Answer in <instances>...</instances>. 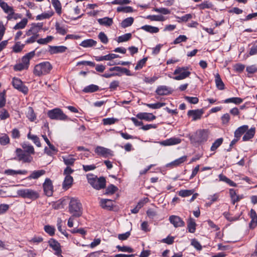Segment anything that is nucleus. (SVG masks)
<instances>
[{
	"instance_id": "1",
	"label": "nucleus",
	"mask_w": 257,
	"mask_h": 257,
	"mask_svg": "<svg viewBox=\"0 0 257 257\" xmlns=\"http://www.w3.org/2000/svg\"><path fill=\"white\" fill-rule=\"evenodd\" d=\"M43 25L42 23H33L29 29L26 31L25 36L29 37L25 42V44H32L36 42L39 37V32Z\"/></svg>"
},
{
	"instance_id": "2",
	"label": "nucleus",
	"mask_w": 257,
	"mask_h": 257,
	"mask_svg": "<svg viewBox=\"0 0 257 257\" xmlns=\"http://www.w3.org/2000/svg\"><path fill=\"white\" fill-rule=\"evenodd\" d=\"M210 132L208 130L200 129L189 137L192 144L194 146L199 145L206 142L209 136Z\"/></svg>"
},
{
	"instance_id": "3",
	"label": "nucleus",
	"mask_w": 257,
	"mask_h": 257,
	"mask_svg": "<svg viewBox=\"0 0 257 257\" xmlns=\"http://www.w3.org/2000/svg\"><path fill=\"white\" fill-rule=\"evenodd\" d=\"M88 182L96 190H100L105 187L106 180L104 177L98 178L96 176L88 174L87 175Z\"/></svg>"
},
{
	"instance_id": "4",
	"label": "nucleus",
	"mask_w": 257,
	"mask_h": 257,
	"mask_svg": "<svg viewBox=\"0 0 257 257\" xmlns=\"http://www.w3.org/2000/svg\"><path fill=\"white\" fill-rule=\"evenodd\" d=\"M52 66L47 61L41 62L36 65L34 69V74L37 76L45 75L50 73Z\"/></svg>"
},
{
	"instance_id": "5",
	"label": "nucleus",
	"mask_w": 257,
	"mask_h": 257,
	"mask_svg": "<svg viewBox=\"0 0 257 257\" xmlns=\"http://www.w3.org/2000/svg\"><path fill=\"white\" fill-rule=\"evenodd\" d=\"M82 205L80 201L75 198L70 199L69 204V211L73 216L79 217L82 214Z\"/></svg>"
},
{
	"instance_id": "6",
	"label": "nucleus",
	"mask_w": 257,
	"mask_h": 257,
	"mask_svg": "<svg viewBox=\"0 0 257 257\" xmlns=\"http://www.w3.org/2000/svg\"><path fill=\"white\" fill-rule=\"evenodd\" d=\"M175 76H169L175 80H181L189 77L191 72L188 67H177L173 72Z\"/></svg>"
},
{
	"instance_id": "7",
	"label": "nucleus",
	"mask_w": 257,
	"mask_h": 257,
	"mask_svg": "<svg viewBox=\"0 0 257 257\" xmlns=\"http://www.w3.org/2000/svg\"><path fill=\"white\" fill-rule=\"evenodd\" d=\"M17 193L19 196L23 198L30 199L32 200H36L40 196L38 191L31 189H19L17 190Z\"/></svg>"
},
{
	"instance_id": "8",
	"label": "nucleus",
	"mask_w": 257,
	"mask_h": 257,
	"mask_svg": "<svg viewBox=\"0 0 257 257\" xmlns=\"http://www.w3.org/2000/svg\"><path fill=\"white\" fill-rule=\"evenodd\" d=\"M48 117L51 119L66 120H68V117L59 108L50 110L47 112Z\"/></svg>"
},
{
	"instance_id": "9",
	"label": "nucleus",
	"mask_w": 257,
	"mask_h": 257,
	"mask_svg": "<svg viewBox=\"0 0 257 257\" xmlns=\"http://www.w3.org/2000/svg\"><path fill=\"white\" fill-rule=\"evenodd\" d=\"M94 152L98 156L103 158H108L114 156L113 151L111 150L97 146L94 149Z\"/></svg>"
},
{
	"instance_id": "10",
	"label": "nucleus",
	"mask_w": 257,
	"mask_h": 257,
	"mask_svg": "<svg viewBox=\"0 0 257 257\" xmlns=\"http://www.w3.org/2000/svg\"><path fill=\"white\" fill-rule=\"evenodd\" d=\"M12 84L14 87L25 94L28 92V88L26 86L21 80L18 78H14L12 80Z\"/></svg>"
},
{
	"instance_id": "11",
	"label": "nucleus",
	"mask_w": 257,
	"mask_h": 257,
	"mask_svg": "<svg viewBox=\"0 0 257 257\" xmlns=\"http://www.w3.org/2000/svg\"><path fill=\"white\" fill-rule=\"evenodd\" d=\"M16 154L19 161H22L24 163H30L33 160V158L30 155L24 152L21 149H17Z\"/></svg>"
},
{
	"instance_id": "12",
	"label": "nucleus",
	"mask_w": 257,
	"mask_h": 257,
	"mask_svg": "<svg viewBox=\"0 0 257 257\" xmlns=\"http://www.w3.org/2000/svg\"><path fill=\"white\" fill-rule=\"evenodd\" d=\"M43 188L44 194L46 196L50 197L53 195L54 191L53 185L52 181L49 178H46L43 184Z\"/></svg>"
},
{
	"instance_id": "13",
	"label": "nucleus",
	"mask_w": 257,
	"mask_h": 257,
	"mask_svg": "<svg viewBox=\"0 0 257 257\" xmlns=\"http://www.w3.org/2000/svg\"><path fill=\"white\" fill-rule=\"evenodd\" d=\"M170 222L173 225V226L177 227H181L185 226V222L178 216L171 215L169 218Z\"/></svg>"
},
{
	"instance_id": "14",
	"label": "nucleus",
	"mask_w": 257,
	"mask_h": 257,
	"mask_svg": "<svg viewBox=\"0 0 257 257\" xmlns=\"http://www.w3.org/2000/svg\"><path fill=\"white\" fill-rule=\"evenodd\" d=\"M48 243L50 246L55 251V254L59 255L61 254V245L57 240L54 239H51Z\"/></svg>"
},
{
	"instance_id": "15",
	"label": "nucleus",
	"mask_w": 257,
	"mask_h": 257,
	"mask_svg": "<svg viewBox=\"0 0 257 257\" xmlns=\"http://www.w3.org/2000/svg\"><path fill=\"white\" fill-rule=\"evenodd\" d=\"M181 140L177 137H172L162 142H158L160 145L164 146H172L180 144Z\"/></svg>"
},
{
	"instance_id": "16",
	"label": "nucleus",
	"mask_w": 257,
	"mask_h": 257,
	"mask_svg": "<svg viewBox=\"0 0 257 257\" xmlns=\"http://www.w3.org/2000/svg\"><path fill=\"white\" fill-rule=\"evenodd\" d=\"M203 111L202 109L190 110L188 111L187 114L189 116L192 117V120H196L201 118Z\"/></svg>"
},
{
	"instance_id": "17",
	"label": "nucleus",
	"mask_w": 257,
	"mask_h": 257,
	"mask_svg": "<svg viewBox=\"0 0 257 257\" xmlns=\"http://www.w3.org/2000/svg\"><path fill=\"white\" fill-rule=\"evenodd\" d=\"M137 117L140 119H144L148 121L153 120L156 118L153 113L148 112H140L137 114Z\"/></svg>"
},
{
	"instance_id": "18",
	"label": "nucleus",
	"mask_w": 257,
	"mask_h": 257,
	"mask_svg": "<svg viewBox=\"0 0 257 257\" xmlns=\"http://www.w3.org/2000/svg\"><path fill=\"white\" fill-rule=\"evenodd\" d=\"M156 92L159 95H167L171 93L172 91L170 88L167 86L162 85L158 87Z\"/></svg>"
},
{
	"instance_id": "19",
	"label": "nucleus",
	"mask_w": 257,
	"mask_h": 257,
	"mask_svg": "<svg viewBox=\"0 0 257 257\" xmlns=\"http://www.w3.org/2000/svg\"><path fill=\"white\" fill-rule=\"evenodd\" d=\"M62 158L65 165L67 166H73L74 162L76 160V158H75V156L73 155L63 156Z\"/></svg>"
},
{
	"instance_id": "20",
	"label": "nucleus",
	"mask_w": 257,
	"mask_h": 257,
	"mask_svg": "<svg viewBox=\"0 0 257 257\" xmlns=\"http://www.w3.org/2000/svg\"><path fill=\"white\" fill-rule=\"evenodd\" d=\"M46 173L44 170H35L31 172L30 175L26 178L28 180L38 179L43 176Z\"/></svg>"
},
{
	"instance_id": "21",
	"label": "nucleus",
	"mask_w": 257,
	"mask_h": 257,
	"mask_svg": "<svg viewBox=\"0 0 257 257\" xmlns=\"http://www.w3.org/2000/svg\"><path fill=\"white\" fill-rule=\"evenodd\" d=\"M35 51H31L25 55L22 58V63L28 68L30 65V60L35 56Z\"/></svg>"
},
{
	"instance_id": "22",
	"label": "nucleus",
	"mask_w": 257,
	"mask_h": 257,
	"mask_svg": "<svg viewBox=\"0 0 257 257\" xmlns=\"http://www.w3.org/2000/svg\"><path fill=\"white\" fill-rule=\"evenodd\" d=\"M100 203L102 208L107 210H111L113 206V201L110 199H101Z\"/></svg>"
},
{
	"instance_id": "23",
	"label": "nucleus",
	"mask_w": 257,
	"mask_h": 257,
	"mask_svg": "<svg viewBox=\"0 0 257 257\" xmlns=\"http://www.w3.org/2000/svg\"><path fill=\"white\" fill-rule=\"evenodd\" d=\"M141 29L151 34H156L160 31L158 27L148 25L142 26Z\"/></svg>"
},
{
	"instance_id": "24",
	"label": "nucleus",
	"mask_w": 257,
	"mask_h": 257,
	"mask_svg": "<svg viewBox=\"0 0 257 257\" xmlns=\"http://www.w3.org/2000/svg\"><path fill=\"white\" fill-rule=\"evenodd\" d=\"M28 173L27 171L23 170H14L13 169H7L4 172V173L7 175L15 176L17 175H26Z\"/></svg>"
},
{
	"instance_id": "25",
	"label": "nucleus",
	"mask_w": 257,
	"mask_h": 257,
	"mask_svg": "<svg viewBox=\"0 0 257 257\" xmlns=\"http://www.w3.org/2000/svg\"><path fill=\"white\" fill-rule=\"evenodd\" d=\"M215 77V82L216 86L219 90H222L225 89V85L223 81H222L220 75L219 73H216L214 74Z\"/></svg>"
},
{
	"instance_id": "26",
	"label": "nucleus",
	"mask_w": 257,
	"mask_h": 257,
	"mask_svg": "<svg viewBox=\"0 0 257 257\" xmlns=\"http://www.w3.org/2000/svg\"><path fill=\"white\" fill-rule=\"evenodd\" d=\"M96 44L97 42L96 41L89 39L82 41L79 45L84 48H89L96 46Z\"/></svg>"
},
{
	"instance_id": "27",
	"label": "nucleus",
	"mask_w": 257,
	"mask_h": 257,
	"mask_svg": "<svg viewBox=\"0 0 257 257\" xmlns=\"http://www.w3.org/2000/svg\"><path fill=\"white\" fill-rule=\"evenodd\" d=\"M255 131L254 127H251L249 130H247L242 137V140L243 141H247L252 138L255 134Z\"/></svg>"
},
{
	"instance_id": "28",
	"label": "nucleus",
	"mask_w": 257,
	"mask_h": 257,
	"mask_svg": "<svg viewBox=\"0 0 257 257\" xmlns=\"http://www.w3.org/2000/svg\"><path fill=\"white\" fill-rule=\"evenodd\" d=\"M98 23L101 25L106 27H109L113 24V20L112 18L108 17H104L97 20Z\"/></svg>"
},
{
	"instance_id": "29",
	"label": "nucleus",
	"mask_w": 257,
	"mask_h": 257,
	"mask_svg": "<svg viewBox=\"0 0 257 257\" xmlns=\"http://www.w3.org/2000/svg\"><path fill=\"white\" fill-rule=\"evenodd\" d=\"M248 128V126L247 125H243L238 127L234 132V137L240 138L241 135L245 133Z\"/></svg>"
},
{
	"instance_id": "30",
	"label": "nucleus",
	"mask_w": 257,
	"mask_h": 257,
	"mask_svg": "<svg viewBox=\"0 0 257 257\" xmlns=\"http://www.w3.org/2000/svg\"><path fill=\"white\" fill-rule=\"evenodd\" d=\"M51 4L54 7L56 13L61 16L62 14V6L59 0H51Z\"/></svg>"
},
{
	"instance_id": "31",
	"label": "nucleus",
	"mask_w": 257,
	"mask_h": 257,
	"mask_svg": "<svg viewBox=\"0 0 257 257\" xmlns=\"http://www.w3.org/2000/svg\"><path fill=\"white\" fill-rule=\"evenodd\" d=\"M187 157L186 156H182L174 161L172 162L171 163L168 164L167 165V167L169 166H172V167H177L179 166L182 163H184L186 161Z\"/></svg>"
},
{
	"instance_id": "32",
	"label": "nucleus",
	"mask_w": 257,
	"mask_h": 257,
	"mask_svg": "<svg viewBox=\"0 0 257 257\" xmlns=\"http://www.w3.org/2000/svg\"><path fill=\"white\" fill-rule=\"evenodd\" d=\"M73 181V177L71 176H65L63 183V188L67 190L71 187Z\"/></svg>"
},
{
	"instance_id": "33",
	"label": "nucleus",
	"mask_w": 257,
	"mask_h": 257,
	"mask_svg": "<svg viewBox=\"0 0 257 257\" xmlns=\"http://www.w3.org/2000/svg\"><path fill=\"white\" fill-rule=\"evenodd\" d=\"M22 147L23 149V151L29 155L34 154V148L33 146L28 143H24L22 144Z\"/></svg>"
},
{
	"instance_id": "34",
	"label": "nucleus",
	"mask_w": 257,
	"mask_h": 257,
	"mask_svg": "<svg viewBox=\"0 0 257 257\" xmlns=\"http://www.w3.org/2000/svg\"><path fill=\"white\" fill-rule=\"evenodd\" d=\"M26 116L31 121H34L36 119V115L32 107L29 106L26 111Z\"/></svg>"
},
{
	"instance_id": "35",
	"label": "nucleus",
	"mask_w": 257,
	"mask_h": 257,
	"mask_svg": "<svg viewBox=\"0 0 257 257\" xmlns=\"http://www.w3.org/2000/svg\"><path fill=\"white\" fill-rule=\"evenodd\" d=\"M219 180L220 181H222L225 182L227 184H228L230 186L236 187L237 186L236 184L234 182L230 180L225 175L222 174H220L218 176Z\"/></svg>"
},
{
	"instance_id": "36",
	"label": "nucleus",
	"mask_w": 257,
	"mask_h": 257,
	"mask_svg": "<svg viewBox=\"0 0 257 257\" xmlns=\"http://www.w3.org/2000/svg\"><path fill=\"white\" fill-rule=\"evenodd\" d=\"M242 101L243 99L242 98L237 97H231L223 100V102L224 103H233L235 104H239Z\"/></svg>"
},
{
	"instance_id": "37",
	"label": "nucleus",
	"mask_w": 257,
	"mask_h": 257,
	"mask_svg": "<svg viewBox=\"0 0 257 257\" xmlns=\"http://www.w3.org/2000/svg\"><path fill=\"white\" fill-rule=\"evenodd\" d=\"M196 224L194 219L190 218L187 222V228L190 233H194L196 230Z\"/></svg>"
},
{
	"instance_id": "38",
	"label": "nucleus",
	"mask_w": 257,
	"mask_h": 257,
	"mask_svg": "<svg viewBox=\"0 0 257 257\" xmlns=\"http://www.w3.org/2000/svg\"><path fill=\"white\" fill-rule=\"evenodd\" d=\"M146 19L151 21L163 22L166 20V18L162 15H149L147 16Z\"/></svg>"
},
{
	"instance_id": "39",
	"label": "nucleus",
	"mask_w": 257,
	"mask_h": 257,
	"mask_svg": "<svg viewBox=\"0 0 257 257\" xmlns=\"http://www.w3.org/2000/svg\"><path fill=\"white\" fill-rule=\"evenodd\" d=\"M10 139L8 135L5 133L0 134V144L6 146L10 144Z\"/></svg>"
},
{
	"instance_id": "40",
	"label": "nucleus",
	"mask_w": 257,
	"mask_h": 257,
	"mask_svg": "<svg viewBox=\"0 0 257 257\" xmlns=\"http://www.w3.org/2000/svg\"><path fill=\"white\" fill-rule=\"evenodd\" d=\"M28 22V20L27 18H23L14 27L13 29L14 30L23 29L27 26Z\"/></svg>"
},
{
	"instance_id": "41",
	"label": "nucleus",
	"mask_w": 257,
	"mask_h": 257,
	"mask_svg": "<svg viewBox=\"0 0 257 257\" xmlns=\"http://www.w3.org/2000/svg\"><path fill=\"white\" fill-rule=\"evenodd\" d=\"M55 28L57 32L61 35H65L67 32V29L64 26H62L58 23L55 24Z\"/></svg>"
},
{
	"instance_id": "42",
	"label": "nucleus",
	"mask_w": 257,
	"mask_h": 257,
	"mask_svg": "<svg viewBox=\"0 0 257 257\" xmlns=\"http://www.w3.org/2000/svg\"><path fill=\"white\" fill-rule=\"evenodd\" d=\"M99 87L94 84H90L84 88L83 91L85 93H92L97 91Z\"/></svg>"
},
{
	"instance_id": "43",
	"label": "nucleus",
	"mask_w": 257,
	"mask_h": 257,
	"mask_svg": "<svg viewBox=\"0 0 257 257\" xmlns=\"http://www.w3.org/2000/svg\"><path fill=\"white\" fill-rule=\"evenodd\" d=\"M134 21L133 17L127 18L122 21L121 26L123 28L130 27L133 24Z\"/></svg>"
},
{
	"instance_id": "44",
	"label": "nucleus",
	"mask_w": 257,
	"mask_h": 257,
	"mask_svg": "<svg viewBox=\"0 0 257 257\" xmlns=\"http://www.w3.org/2000/svg\"><path fill=\"white\" fill-rule=\"evenodd\" d=\"M27 137L29 139L33 141V143L38 147H40L41 146V144L39 138L36 135H31L30 133H29Z\"/></svg>"
},
{
	"instance_id": "45",
	"label": "nucleus",
	"mask_w": 257,
	"mask_h": 257,
	"mask_svg": "<svg viewBox=\"0 0 257 257\" xmlns=\"http://www.w3.org/2000/svg\"><path fill=\"white\" fill-rule=\"evenodd\" d=\"M197 7L199 8L200 10H204L205 9H213V5L211 3L208 1H204L201 4L198 5Z\"/></svg>"
},
{
	"instance_id": "46",
	"label": "nucleus",
	"mask_w": 257,
	"mask_h": 257,
	"mask_svg": "<svg viewBox=\"0 0 257 257\" xmlns=\"http://www.w3.org/2000/svg\"><path fill=\"white\" fill-rule=\"evenodd\" d=\"M25 44H21L20 42H17L13 46V51L15 53L21 52L25 47Z\"/></svg>"
},
{
	"instance_id": "47",
	"label": "nucleus",
	"mask_w": 257,
	"mask_h": 257,
	"mask_svg": "<svg viewBox=\"0 0 257 257\" xmlns=\"http://www.w3.org/2000/svg\"><path fill=\"white\" fill-rule=\"evenodd\" d=\"M67 48L63 46H53L51 47V52L52 53H58L64 52Z\"/></svg>"
},
{
	"instance_id": "48",
	"label": "nucleus",
	"mask_w": 257,
	"mask_h": 257,
	"mask_svg": "<svg viewBox=\"0 0 257 257\" xmlns=\"http://www.w3.org/2000/svg\"><path fill=\"white\" fill-rule=\"evenodd\" d=\"M117 121L118 119L114 117H108L102 119V123L104 125L113 124Z\"/></svg>"
},
{
	"instance_id": "49",
	"label": "nucleus",
	"mask_w": 257,
	"mask_h": 257,
	"mask_svg": "<svg viewBox=\"0 0 257 257\" xmlns=\"http://www.w3.org/2000/svg\"><path fill=\"white\" fill-rule=\"evenodd\" d=\"M53 15V13L52 12H49L47 13H43L40 15H38L36 17V20L38 21H41L44 19H47L50 18Z\"/></svg>"
},
{
	"instance_id": "50",
	"label": "nucleus",
	"mask_w": 257,
	"mask_h": 257,
	"mask_svg": "<svg viewBox=\"0 0 257 257\" xmlns=\"http://www.w3.org/2000/svg\"><path fill=\"white\" fill-rule=\"evenodd\" d=\"M223 139L222 138L217 139L215 141V142L212 144L210 150L211 151H215L223 143Z\"/></svg>"
},
{
	"instance_id": "51",
	"label": "nucleus",
	"mask_w": 257,
	"mask_h": 257,
	"mask_svg": "<svg viewBox=\"0 0 257 257\" xmlns=\"http://www.w3.org/2000/svg\"><path fill=\"white\" fill-rule=\"evenodd\" d=\"M53 39V37L51 36H47L45 38H40L36 41L38 44L41 45H45L50 42Z\"/></svg>"
},
{
	"instance_id": "52",
	"label": "nucleus",
	"mask_w": 257,
	"mask_h": 257,
	"mask_svg": "<svg viewBox=\"0 0 257 257\" xmlns=\"http://www.w3.org/2000/svg\"><path fill=\"white\" fill-rule=\"evenodd\" d=\"M132 37L131 33H126L118 37L117 42L118 43L126 42L129 40Z\"/></svg>"
},
{
	"instance_id": "53",
	"label": "nucleus",
	"mask_w": 257,
	"mask_h": 257,
	"mask_svg": "<svg viewBox=\"0 0 257 257\" xmlns=\"http://www.w3.org/2000/svg\"><path fill=\"white\" fill-rule=\"evenodd\" d=\"M229 194L231 197L233 204H234L236 202H237L239 200V198L236 195V193L234 189H229Z\"/></svg>"
},
{
	"instance_id": "54",
	"label": "nucleus",
	"mask_w": 257,
	"mask_h": 257,
	"mask_svg": "<svg viewBox=\"0 0 257 257\" xmlns=\"http://www.w3.org/2000/svg\"><path fill=\"white\" fill-rule=\"evenodd\" d=\"M117 12H123V13H132L134 10L130 6L126 7H118L116 9Z\"/></svg>"
},
{
	"instance_id": "55",
	"label": "nucleus",
	"mask_w": 257,
	"mask_h": 257,
	"mask_svg": "<svg viewBox=\"0 0 257 257\" xmlns=\"http://www.w3.org/2000/svg\"><path fill=\"white\" fill-rule=\"evenodd\" d=\"M62 221L61 219L58 218L57 219V226L58 230L63 235H64L67 237H68V234L66 232V230L65 229H63V228H62Z\"/></svg>"
},
{
	"instance_id": "56",
	"label": "nucleus",
	"mask_w": 257,
	"mask_h": 257,
	"mask_svg": "<svg viewBox=\"0 0 257 257\" xmlns=\"http://www.w3.org/2000/svg\"><path fill=\"white\" fill-rule=\"evenodd\" d=\"M193 190H181L178 192V194L182 197H185L190 196L193 194Z\"/></svg>"
},
{
	"instance_id": "57",
	"label": "nucleus",
	"mask_w": 257,
	"mask_h": 257,
	"mask_svg": "<svg viewBox=\"0 0 257 257\" xmlns=\"http://www.w3.org/2000/svg\"><path fill=\"white\" fill-rule=\"evenodd\" d=\"M153 11L155 12L162 14L163 15H168L171 13V11L166 8H154Z\"/></svg>"
},
{
	"instance_id": "58",
	"label": "nucleus",
	"mask_w": 257,
	"mask_h": 257,
	"mask_svg": "<svg viewBox=\"0 0 257 257\" xmlns=\"http://www.w3.org/2000/svg\"><path fill=\"white\" fill-rule=\"evenodd\" d=\"M116 248L119 251L127 252L129 253L134 252V249L127 246H120L118 245L116 246Z\"/></svg>"
},
{
	"instance_id": "59",
	"label": "nucleus",
	"mask_w": 257,
	"mask_h": 257,
	"mask_svg": "<svg viewBox=\"0 0 257 257\" xmlns=\"http://www.w3.org/2000/svg\"><path fill=\"white\" fill-rule=\"evenodd\" d=\"M147 106L152 109H158L165 105L163 102H158L156 103L147 104Z\"/></svg>"
},
{
	"instance_id": "60",
	"label": "nucleus",
	"mask_w": 257,
	"mask_h": 257,
	"mask_svg": "<svg viewBox=\"0 0 257 257\" xmlns=\"http://www.w3.org/2000/svg\"><path fill=\"white\" fill-rule=\"evenodd\" d=\"M44 230L50 235H53L55 233V229L54 227L47 225L44 226Z\"/></svg>"
},
{
	"instance_id": "61",
	"label": "nucleus",
	"mask_w": 257,
	"mask_h": 257,
	"mask_svg": "<svg viewBox=\"0 0 257 257\" xmlns=\"http://www.w3.org/2000/svg\"><path fill=\"white\" fill-rule=\"evenodd\" d=\"M6 91L4 90L0 93V107H3L6 104Z\"/></svg>"
},
{
	"instance_id": "62",
	"label": "nucleus",
	"mask_w": 257,
	"mask_h": 257,
	"mask_svg": "<svg viewBox=\"0 0 257 257\" xmlns=\"http://www.w3.org/2000/svg\"><path fill=\"white\" fill-rule=\"evenodd\" d=\"M0 7L2 9L5 13L13 8L12 7L9 6L7 3L5 2L3 0H0Z\"/></svg>"
},
{
	"instance_id": "63",
	"label": "nucleus",
	"mask_w": 257,
	"mask_h": 257,
	"mask_svg": "<svg viewBox=\"0 0 257 257\" xmlns=\"http://www.w3.org/2000/svg\"><path fill=\"white\" fill-rule=\"evenodd\" d=\"M147 60V58H144L141 60H140L138 63L137 64L136 67H135V70H139L143 68V67L145 64L146 61Z\"/></svg>"
},
{
	"instance_id": "64",
	"label": "nucleus",
	"mask_w": 257,
	"mask_h": 257,
	"mask_svg": "<svg viewBox=\"0 0 257 257\" xmlns=\"http://www.w3.org/2000/svg\"><path fill=\"white\" fill-rule=\"evenodd\" d=\"M98 38L100 41L103 44H107L108 43V38L107 36L103 32L99 33Z\"/></svg>"
}]
</instances>
